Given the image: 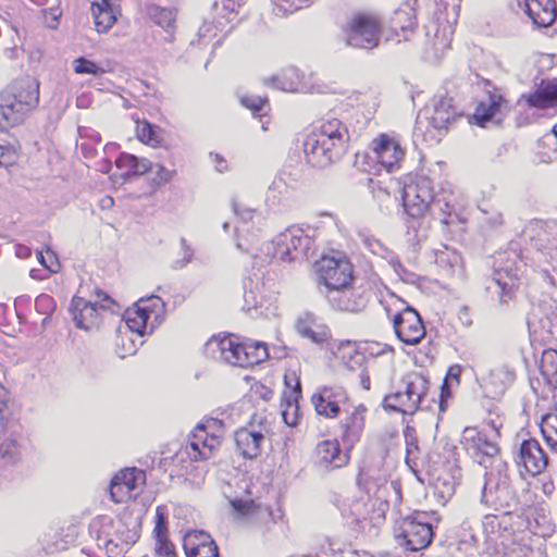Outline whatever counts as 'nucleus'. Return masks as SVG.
I'll use <instances>...</instances> for the list:
<instances>
[{
	"instance_id": "ea45409f",
	"label": "nucleus",
	"mask_w": 557,
	"mask_h": 557,
	"mask_svg": "<svg viewBox=\"0 0 557 557\" xmlns=\"http://www.w3.org/2000/svg\"><path fill=\"white\" fill-rule=\"evenodd\" d=\"M136 136L145 145L153 148L163 147L164 131L147 121L137 123Z\"/></svg>"
},
{
	"instance_id": "cd10ccee",
	"label": "nucleus",
	"mask_w": 557,
	"mask_h": 557,
	"mask_svg": "<svg viewBox=\"0 0 557 557\" xmlns=\"http://www.w3.org/2000/svg\"><path fill=\"white\" fill-rule=\"evenodd\" d=\"M209 419L205 417L190 432L189 443L186 446V454L193 461H203L207 458V441L209 438L208 429Z\"/></svg>"
},
{
	"instance_id": "09e8293b",
	"label": "nucleus",
	"mask_w": 557,
	"mask_h": 557,
	"mask_svg": "<svg viewBox=\"0 0 557 557\" xmlns=\"http://www.w3.org/2000/svg\"><path fill=\"white\" fill-rule=\"evenodd\" d=\"M165 162L170 166H166L163 163L156 164L157 170L152 177V183L156 186H163V185L170 183L176 175L174 157L171 152H168V158L165 159Z\"/></svg>"
},
{
	"instance_id": "c03bdc74",
	"label": "nucleus",
	"mask_w": 557,
	"mask_h": 557,
	"mask_svg": "<svg viewBox=\"0 0 557 557\" xmlns=\"http://www.w3.org/2000/svg\"><path fill=\"white\" fill-rule=\"evenodd\" d=\"M290 188L282 176L274 178L265 194V202L270 207H275L286 201L289 197Z\"/></svg>"
},
{
	"instance_id": "c756f323",
	"label": "nucleus",
	"mask_w": 557,
	"mask_h": 557,
	"mask_svg": "<svg viewBox=\"0 0 557 557\" xmlns=\"http://www.w3.org/2000/svg\"><path fill=\"white\" fill-rule=\"evenodd\" d=\"M90 10L99 33L107 32L116 22L119 9L113 0H95Z\"/></svg>"
},
{
	"instance_id": "13d9d810",
	"label": "nucleus",
	"mask_w": 557,
	"mask_h": 557,
	"mask_svg": "<svg viewBox=\"0 0 557 557\" xmlns=\"http://www.w3.org/2000/svg\"><path fill=\"white\" fill-rule=\"evenodd\" d=\"M35 307L40 314L49 317L55 310L57 305L54 299L50 295L41 294L37 296L35 300Z\"/></svg>"
},
{
	"instance_id": "0e129e2a",
	"label": "nucleus",
	"mask_w": 557,
	"mask_h": 557,
	"mask_svg": "<svg viewBox=\"0 0 557 557\" xmlns=\"http://www.w3.org/2000/svg\"><path fill=\"white\" fill-rule=\"evenodd\" d=\"M231 506L234 509V511L237 512L242 517L252 513V511L255 510V507H256L255 502L251 499H249V500L233 499V500H231Z\"/></svg>"
},
{
	"instance_id": "e433bc0d",
	"label": "nucleus",
	"mask_w": 557,
	"mask_h": 557,
	"mask_svg": "<svg viewBox=\"0 0 557 557\" xmlns=\"http://www.w3.org/2000/svg\"><path fill=\"white\" fill-rule=\"evenodd\" d=\"M120 170L125 171L123 175H143L153 168V163L147 158H138L134 154L123 152L115 160Z\"/></svg>"
},
{
	"instance_id": "69168bd1",
	"label": "nucleus",
	"mask_w": 557,
	"mask_h": 557,
	"mask_svg": "<svg viewBox=\"0 0 557 557\" xmlns=\"http://www.w3.org/2000/svg\"><path fill=\"white\" fill-rule=\"evenodd\" d=\"M461 369L459 366H453L449 368L447 375L443 382L442 385V392H441V398L443 399L445 396L449 395L448 391V380L454 379L457 383H459V375H460ZM441 408H443V401L441 403Z\"/></svg>"
},
{
	"instance_id": "20e7f679",
	"label": "nucleus",
	"mask_w": 557,
	"mask_h": 557,
	"mask_svg": "<svg viewBox=\"0 0 557 557\" xmlns=\"http://www.w3.org/2000/svg\"><path fill=\"white\" fill-rule=\"evenodd\" d=\"M459 116L453 103V98L447 96H435L432 100V112L425 110L418 114L414 136L423 137L424 141L441 140L444 131Z\"/></svg>"
},
{
	"instance_id": "4468645a",
	"label": "nucleus",
	"mask_w": 557,
	"mask_h": 557,
	"mask_svg": "<svg viewBox=\"0 0 557 557\" xmlns=\"http://www.w3.org/2000/svg\"><path fill=\"white\" fill-rule=\"evenodd\" d=\"M357 484L369 497H373L385 505L389 503L393 496L396 499L399 498L397 484L388 482L385 475L380 472H374L370 469L360 470Z\"/></svg>"
},
{
	"instance_id": "dca6fc26",
	"label": "nucleus",
	"mask_w": 557,
	"mask_h": 557,
	"mask_svg": "<svg viewBox=\"0 0 557 557\" xmlns=\"http://www.w3.org/2000/svg\"><path fill=\"white\" fill-rule=\"evenodd\" d=\"M100 296H103L100 305L82 297L72 299L70 310L76 327L89 331L98 324L99 309H109L113 302L108 295L99 293L98 297Z\"/></svg>"
},
{
	"instance_id": "aec40b11",
	"label": "nucleus",
	"mask_w": 557,
	"mask_h": 557,
	"mask_svg": "<svg viewBox=\"0 0 557 557\" xmlns=\"http://www.w3.org/2000/svg\"><path fill=\"white\" fill-rule=\"evenodd\" d=\"M244 2L245 0H216L213 3L214 18L212 24L216 32L221 33V37L215 45H220L222 39L232 32L237 16V9ZM216 35L218 33L214 34V36Z\"/></svg>"
},
{
	"instance_id": "7ed1b4c3",
	"label": "nucleus",
	"mask_w": 557,
	"mask_h": 557,
	"mask_svg": "<svg viewBox=\"0 0 557 557\" xmlns=\"http://www.w3.org/2000/svg\"><path fill=\"white\" fill-rule=\"evenodd\" d=\"M481 503L494 510L503 511L504 515H509L517 508L518 496L511 484L506 461L496 460V465L490 471H485Z\"/></svg>"
},
{
	"instance_id": "1a4fd4ad",
	"label": "nucleus",
	"mask_w": 557,
	"mask_h": 557,
	"mask_svg": "<svg viewBox=\"0 0 557 557\" xmlns=\"http://www.w3.org/2000/svg\"><path fill=\"white\" fill-rule=\"evenodd\" d=\"M312 239L298 226H292L278 234L271 243L273 258L283 262H293L308 256Z\"/></svg>"
},
{
	"instance_id": "2f4dec72",
	"label": "nucleus",
	"mask_w": 557,
	"mask_h": 557,
	"mask_svg": "<svg viewBox=\"0 0 557 557\" xmlns=\"http://www.w3.org/2000/svg\"><path fill=\"white\" fill-rule=\"evenodd\" d=\"M364 408L362 406L356 408L350 417H348L343 422V434L342 441L347 446V448H351L355 443L360 440L361 433L364 428Z\"/></svg>"
},
{
	"instance_id": "37998d69",
	"label": "nucleus",
	"mask_w": 557,
	"mask_h": 557,
	"mask_svg": "<svg viewBox=\"0 0 557 557\" xmlns=\"http://www.w3.org/2000/svg\"><path fill=\"white\" fill-rule=\"evenodd\" d=\"M488 380L490 384L495 387L496 393H504L516 380V372L508 364H503L490 372Z\"/></svg>"
},
{
	"instance_id": "e2e57ef3",
	"label": "nucleus",
	"mask_w": 557,
	"mask_h": 557,
	"mask_svg": "<svg viewBox=\"0 0 557 557\" xmlns=\"http://www.w3.org/2000/svg\"><path fill=\"white\" fill-rule=\"evenodd\" d=\"M240 103L249 109L255 115L262 111L267 100L259 96H242Z\"/></svg>"
},
{
	"instance_id": "58836bf2",
	"label": "nucleus",
	"mask_w": 557,
	"mask_h": 557,
	"mask_svg": "<svg viewBox=\"0 0 557 557\" xmlns=\"http://www.w3.org/2000/svg\"><path fill=\"white\" fill-rule=\"evenodd\" d=\"M22 457V448L13 437H0V471L16 465Z\"/></svg>"
},
{
	"instance_id": "6e6d98bb",
	"label": "nucleus",
	"mask_w": 557,
	"mask_h": 557,
	"mask_svg": "<svg viewBox=\"0 0 557 557\" xmlns=\"http://www.w3.org/2000/svg\"><path fill=\"white\" fill-rule=\"evenodd\" d=\"M232 209L235 215L244 223L253 221L256 218L260 215L256 209L246 207L236 199L232 201Z\"/></svg>"
},
{
	"instance_id": "a211bd4d",
	"label": "nucleus",
	"mask_w": 557,
	"mask_h": 557,
	"mask_svg": "<svg viewBox=\"0 0 557 557\" xmlns=\"http://www.w3.org/2000/svg\"><path fill=\"white\" fill-rule=\"evenodd\" d=\"M506 106L507 101L500 94L488 91L487 98L478 103L470 122L480 127H484L488 122L499 124Z\"/></svg>"
},
{
	"instance_id": "473e14b6",
	"label": "nucleus",
	"mask_w": 557,
	"mask_h": 557,
	"mask_svg": "<svg viewBox=\"0 0 557 557\" xmlns=\"http://www.w3.org/2000/svg\"><path fill=\"white\" fill-rule=\"evenodd\" d=\"M297 332L300 336L310 339L314 344H322L330 337L326 326L315 323L311 313H306L297 320Z\"/></svg>"
},
{
	"instance_id": "f257e3e1",
	"label": "nucleus",
	"mask_w": 557,
	"mask_h": 557,
	"mask_svg": "<svg viewBox=\"0 0 557 557\" xmlns=\"http://www.w3.org/2000/svg\"><path fill=\"white\" fill-rule=\"evenodd\" d=\"M446 191L435 194L432 182L426 176H418L403 188V207L409 240L420 244L428 238L433 221L451 225L458 215Z\"/></svg>"
},
{
	"instance_id": "f8f14e48",
	"label": "nucleus",
	"mask_w": 557,
	"mask_h": 557,
	"mask_svg": "<svg viewBox=\"0 0 557 557\" xmlns=\"http://www.w3.org/2000/svg\"><path fill=\"white\" fill-rule=\"evenodd\" d=\"M0 99L11 102L26 117L39 102V83L29 76L16 79L0 92Z\"/></svg>"
},
{
	"instance_id": "b1692460",
	"label": "nucleus",
	"mask_w": 557,
	"mask_h": 557,
	"mask_svg": "<svg viewBox=\"0 0 557 557\" xmlns=\"http://www.w3.org/2000/svg\"><path fill=\"white\" fill-rule=\"evenodd\" d=\"M326 299L337 310L359 312L366 308L368 297L364 292L351 288L349 285L341 287L336 292L327 293Z\"/></svg>"
},
{
	"instance_id": "052dcab7",
	"label": "nucleus",
	"mask_w": 557,
	"mask_h": 557,
	"mask_svg": "<svg viewBox=\"0 0 557 557\" xmlns=\"http://www.w3.org/2000/svg\"><path fill=\"white\" fill-rule=\"evenodd\" d=\"M542 373L544 375L550 374L555 380L554 384L557 385V351H552L544 355Z\"/></svg>"
},
{
	"instance_id": "0eeeda50",
	"label": "nucleus",
	"mask_w": 557,
	"mask_h": 557,
	"mask_svg": "<svg viewBox=\"0 0 557 557\" xmlns=\"http://www.w3.org/2000/svg\"><path fill=\"white\" fill-rule=\"evenodd\" d=\"M315 275L319 292L326 297L327 293L350 285L354 278L352 265L345 259L322 257L315 263Z\"/></svg>"
},
{
	"instance_id": "864d4df0",
	"label": "nucleus",
	"mask_w": 557,
	"mask_h": 557,
	"mask_svg": "<svg viewBox=\"0 0 557 557\" xmlns=\"http://www.w3.org/2000/svg\"><path fill=\"white\" fill-rule=\"evenodd\" d=\"M503 557H534V552L530 546L516 542L515 540L511 541V545H506L505 543H503Z\"/></svg>"
},
{
	"instance_id": "4c0bfd02",
	"label": "nucleus",
	"mask_w": 557,
	"mask_h": 557,
	"mask_svg": "<svg viewBox=\"0 0 557 557\" xmlns=\"http://www.w3.org/2000/svg\"><path fill=\"white\" fill-rule=\"evenodd\" d=\"M417 0H408L401 8L395 11L392 18V27L395 32L399 28L403 33L412 32L417 25V18L413 5ZM399 36L398 33H396Z\"/></svg>"
},
{
	"instance_id": "423d86ee",
	"label": "nucleus",
	"mask_w": 557,
	"mask_h": 557,
	"mask_svg": "<svg viewBox=\"0 0 557 557\" xmlns=\"http://www.w3.org/2000/svg\"><path fill=\"white\" fill-rule=\"evenodd\" d=\"M164 307L165 305L159 296L152 295L140 298L132 308L125 311V324L129 331L143 337L145 334L152 333L163 321Z\"/></svg>"
},
{
	"instance_id": "338daca9",
	"label": "nucleus",
	"mask_w": 557,
	"mask_h": 557,
	"mask_svg": "<svg viewBox=\"0 0 557 557\" xmlns=\"http://www.w3.org/2000/svg\"><path fill=\"white\" fill-rule=\"evenodd\" d=\"M363 245L368 248L373 255L384 257L387 252V248L376 238L374 237H364Z\"/></svg>"
},
{
	"instance_id": "412c9836",
	"label": "nucleus",
	"mask_w": 557,
	"mask_h": 557,
	"mask_svg": "<svg viewBox=\"0 0 557 557\" xmlns=\"http://www.w3.org/2000/svg\"><path fill=\"white\" fill-rule=\"evenodd\" d=\"M516 461L533 475L541 473L548 465L547 456L534 438L524 440L520 444Z\"/></svg>"
},
{
	"instance_id": "79ce46f5",
	"label": "nucleus",
	"mask_w": 557,
	"mask_h": 557,
	"mask_svg": "<svg viewBox=\"0 0 557 557\" xmlns=\"http://www.w3.org/2000/svg\"><path fill=\"white\" fill-rule=\"evenodd\" d=\"M147 15L159 26L164 28L166 32H171L174 28L176 21V10L171 8H162L157 4H150L147 7Z\"/></svg>"
},
{
	"instance_id": "f03ea898",
	"label": "nucleus",
	"mask_w": 557,
	"mask_h": 557,
	"mask_svg": "<svg viewBox=\"0 0 557 557\" xmlns=\"http://www.w3.org/2000/svg\"><path fill=\"white\" fill-rule=\"evenodd\" d=\"M348 143V128L341 120L323 119L304 141L307 162L313 168H325L342 159Z\"/></svg>"
},
{
	"instance_id": "ddd939ff",
	"label": "nucleus",
	"mask_w": 557,
	"mask_h": 557,
	"mask_svg": "<svg viewBox=\"0 0 557 557\" xmlns=\"http://www.w3.org/2000/svg\"><path fill=\"white\" fill-rule=\"evenodd\" d=\"M146 482V473L137 468L122 470L114 475L110 485V495L114 503H124L136 498Z\"/></svg>"
},
{
	"instance_id": "774afa93",
	"label": "nucleus",
	"mask_w": 557,
	"mask_h": 557,
	"mask_svg": "<svg viewBox=\"0 0 557 557\" xmlns=\"http://www.w3.org/2000/svg\"><path fill=\"white\" fill-rule=\"evenodd\" d=\"M272 2L280 8L281 11H283L284 13H292L294 11H297L299 9H301L302 7L305 5H308L311 0H293V2L290 3V5H285L283 2L284 0H272Z\"/></svg>"
},
{
	"instance_id": "5701e85b",
	"label": "nucleus",
	"mask_w": 557,
	"mask_h": 557,
	"mask_svg": "<svg viewBox=\"0 0 557 557\" xmlns=\"http://www.w3.org/2000/svg\"><path fill=\"white\" fill-rule=\"evenodd\" d=\"M211 343H215L218 358L222 362L240 368L244 339L233 333H225L211 336Z\"/></svg>"
},
{
	"instance_id": "6ab92c4d",
	"label": "nucleus",
	"mask_w": 557,
	"mask_h": 557,
	"mask_svg": "<svg viewBox=\"0 0 557 557\" xmlns=\"http://www.w3.org/2000/svg\"><path fill=\"white\" fill-rule=\"evenodd\" d=\"M373 145L374 158L387 172H393L399 168L404 150L397 140L386 134H382L374 139Z\"/></svg>"
},
{
	"instance_id": "3c124183",
	"label": "nucleus",
	"mask_w": 557,
	"mask_h": 557,
	"mask_svg": "<svg viewBox=\"0 0 557 557\" xmlns=\"http://www.w3.org/2000/svg\"><path fill=\"white\" fill-rule=\"evenodd\" d=\"M330 399L339 406L346 399V392L341 386H321L311 397V401Z\"/></svg>"
},
{
	"instance_id": "72a5a7b5",
	"label": "nucleus",
	"mask_w": 557,
	"mask_h": 557,
	"mask_svg": "<svg viewBox=\"0 0 557 557\" xmlns=\"http://www.w3.org/2000/svg\"><path fill=\"white\" fill-rule=\"evenodd\" d=\"M243 289H244V306L243 310L246 312L258 311L261 300H262V290L263 283L262 277L258 274H255L253 277L248 276L243 281Z\"/></svg>"
},
{
	"instance_id": "c85d7f7f",
	"label": "nucleus",
	"mask_w": 557,
	"mask_h": 557,
	"mask_svg": "<svg viewBox=\"0 0 557 557\" xmlns=\"http://www.w3.org/2000/svg\"><path fill=\"white\" fill-rule=\"evenodd\" d=\"M156 539L157 557H176L175 546L168 539L166 515L165 509L161 506L156 510V527L153 530Z\"/></svg>"
},
{
	"instance_id": "9d476101",
	"label": "nucleus",
	"mask_w": 557,
	"mask_h": 557,
	"mask_svg": "<svg viewBox=\"0 0 557 557\" xmlns=\"http://www.w3.org/2000/svg\"><path fill=\"white\" fill-rule=\"evenodd\" d=\"M381 30V23L376 17L357 14L345 29L346 44L354 48L373 49L379 44Z\"/></svg>"
},
{
	"instance_id": "8fccbe9b",
	"label": "nucleus",
	"mask_w": 557,
	"mask_h": 557,
	"mask_svg": "<svg viewBox=\"0 0 557 557\" xmlns=\"http://www.w3.org/2000/svg\"><path fill=\"white\" fill-rule=\"evenodd\" d=\"M541 432L546 443L557 450V411L543 417Z\"/></svg>"
},
{
	"instance_id": "49530a36",
	"label": "nucleus",
	"mask_w": 557,
	"mask_h": 557,
	"mask_svg": "<svg viewBox=\"0 0 557 557\" xmlns=\"http://www.w3.org/2000/svg\"><path fill=\"white\" fill-rule=\"evenodd\" d=\"M301 397V384L295 377V388L290 392V399L286 401V409L282 411L284 422L289 426L298 424V399Z\"/></svg>"
},
{
	"instance_id": "4d7b16f0",
	"label": "nucleus",
	"mask_w": 557,
	"mask_h": 557,
	"mask_svg": "<svg viewBox=\"0 0 557 557\" xmlns=\"http://www.w3.org/2000/svg\"><path fill=\"white\" fill-rule=\"evenodd\" d=\"M312 404L319 416L336 418L341 412L339 406L334 401H331L329 398L324 401H312Z\"/></svg>"
},
{
	"instance_id": "680f3d73",
	"label": "nucleus",
	"mask_w": 557,
	"mask_h": 557,
	"mask_svg": "<svg viewBox=\"0 0 557 557\" xmlns=\"http://www.w3.org/2000/svg\"><path fill=\"white\" fill-rule=\"evenodd\" d=\"M38 261L51 273H57L60 270V262L53 251L48 249L46 255L41 251L37 252Z\"/></svg>"
},
{
	"instance_id": "bb28decb",
	"label": "nucleus",
	"mask_w": 557,
	"mask_h": 557,
	"mask_svg": "<svg viewBox=\"0 0 557 557\" xmlns=\"http://www.w3.org/2000/svg\"><path fill=\"white\" fill-rule=\"evenodd\" d=\"M523 5L524 12L537 27H548L557 17L555 0H523Z\"/></svg>"
},
{
	"instance_id": "f704fd0d",
	"label": "nucleus",
	"mask_w": 557,
	"mask_h": 557,
	"mask_svg": "<svg viewBox=\"0 0 557 557\" xmlns=\"http://www.w3.org/2000/svg\"><path fill=\"white\" fill-rule=\"evenodd\" d=\"M242 352L240 368H251L269 359L268 345L260 341L244 339Z\"/></svg>"
},
{
	"instance_id": "f3484780",
	"label": "nucleus",
	"mask_w": 557,
	"mask_h": 557,
	"mask_svg": "<svg viewBox=\"0 0 557 557\" xmlns=\"http://www.w3.org/2000/svg\"><path fill=\"white\" fill-rule=\"evenodd\" d=\"M262 423L255 424L253 420L234 433L236 448L245 459H255L261 454V447L265 440Z\"/></svg>"
},
{
	"instance_id": "4be33fe9",
	"label": "nucleus",
	"mask_w": 557,
	"mask_h": 557,
	"mask_svg": "<svg viewBox=\"0 0 557 557\" xmlns=\"http://www.w3.org/2000/svg\"><path fill=\"white\" fill-rule=\"evenodd\" d=\"M524 102L529 108L548 109L557 106V79H541L535 83V89L521 95L519 103Z\"/></svg>"
},
{
	"instance_id": "2eb2a0df",
	"label": "nucleus",
	"mask_w": 557,
	"mask_h": 557,
	"mask_svg": "<svg viewBox=\"0 0 557 557\" xmlns=\"http://www.w3.org/2000/svg\"><path fill=\"white\" fill-rule=\"evenodd\" d=\"M393 326L398 339L406 345H417L425 334L420 314L411 307L394 315Z\"/></svg>"
},
{
	"instance_id": "6e6552de",
	"label": "nucleus",
	"mask_w": 557,
	"mask_h": 557,
	"mask_svg": "<svg viewBox=\"0 0 557 557\" xmlns=\"http://www.w3.org/2000/svg\"><path fill=\"white\" fill-rule=\"evenodd\" d=\"M460 444L467 454L486 470L496 465V460H503L498 453L499 447L487 430H478L467 426L462 431Z\"/></svg>"
},
{
	"instance_id": "bf43d9fd",
	"label": "nucleus",
	"mask_w": 557,
	"mask_h": 557,
	"mask_svg": "<svg viewBox=\"0 0 557 557\" xmlns=\"http://www.w3.org/2000/svg\"><path fill=\"white\" fill-rule=\"evenodd\" d=\"M182 259H177L172 263V268L180 270L185 268L194 258V249L188 245L185 238H181Z\"/></svg>"
},
{
	"instance_id": "5fc2aeb1",
	"label": "nucleus",
	"mask_w": 557,
	"mask_h": 557,
	"mask_svg": "<svg viewBox=\"0 0 557 557\" xmlns=\"http://www.w3.org/2000/svg\"><path fill=\"white\" fill-rule=\"evenodd\" d=\"M406 440V462L410 466V462L416 458V453L419 450L418 438L416 436L414 429L407 426L404 431Z\"/></svg>"
},
{
	"instance_id": "7c9ffc66",
	"label": "nucleus",
	"mask_w": 557,
	"mask_h": 557,
	"mask_svg": "<svg viewBox=\"0 0 557 557\" xmlns=\"http://www.w3.org/2000/svg\"><path fill=\"white\" fill-rule=\"evenodd\" d=\"M516 274L511 273V271L506 270V278L503 277V274L499 270L495 272V276L492 283L487 286V290L493 294H497L498 304L500 306H506L515 296V287H516Z\"/></svg>"
},
{
	"instance_id": "a878e982",
	"label": "nucleus",
	"mask_w": 557,
	"mask_h": 557,
	"mask_svg": "<svg viewBox=\"0 0 557 557\" xmlns=\"http://www.w3.org/2000/svg\"><path fill=\"white\" fill-rule=\"evenodd\" d=\"M315 461L326 470L339 469L349 461L347 453L343 451L337 441L325 440L315 447Z\"/></svg>"
},
{
	"instance_id": "a19ab883",
	"label": "nucleus",
	"mask_w": 557,
	"mask_h": 557,
	"mask_svg": "<svg viewBox=\"0 0 557 557\" xmlns=\"http://www.w3.org/2000/svg\"><path fill=\"white\" fill-rule=\"evenodd\" d=\"M503 520L498 516H486L483 521L484 531L487 533L488 539L495 543L497 546H502L504 548L503 543L506 545H511V542L508 543V534L507 529L502 530Z\"/></svg>"
},
{
	"instance_id": "603ef678",
	"label": "nucleus",
	"mask_w": 557,
	"mask_h": 557,
	"mask_svg": "<svg viewBox=\"0 0 557 557\" xmlns=\"http://www.w3.org/2000/svg\"><path fill=\"white\" fill-rule=\"evenodd\" d=\"M73 70L77 74H91L95 76H99L106 71L98 66L95 62L85 59V58H77L72 62Z\"/></svg>"
},
{
	"instance_id": "393cba45",
	"label": "nucleus",
	"mask_w": 557,
	"mask_h": 557,
	"mask_svg": "<svg viewBox=\"0 0 557 557\" xmlns=\"http://www.w3.org/2000/svg\"><path fill=\"white\" fill-rule=\"evenodd\" d=\"M114 520L110 516H98L94 518L89 524V534L94 537L99 546L108 547L110 544L119 545V542L126 544L134 543V540H123L117 531L114 530Z\"/></svg>"
},
{
	"instance_id": "de8ad7c7",
	"label": "nucleus",
	"mask_w": 557,
	"mask_h": 557,
	"mask_svg": "<svg viewBox=\"0 0 557 557\" xmlns=\"http://www.w3.org/2000/svg\"><path fill=\"white\" fill-rule=\"evenodd\" d=\"M271 81L275 88L283 91L298 92L301 90L299 73L294 69L284 71L281 75L272 77Z\"/></svg>"
},
{
	"instance_id": "39448f33",
	"label": "nucleus",
	"mask_w": 557,
	"mask_h": 557,
	"mask_svg": "<svg viewBox=\"0 0 557 557\" xmlns=\"http://www.w3.org/2000/svg\"><path fill=\"white\" fill-rule=\"evenodd\" d=\"M405 389L386 395L383 407L387 411L413 414L429 391V380L420 373H410L403 379Z\"/></svg>"
},
{
	"instance_id": "c9c22d12",
	"label": "nucleus",
	"mask_w": 557,
	"mask_h": 557,
	"mask_svg": "<svg viewBox=\"0 0 557 557\" xmlns=\"http://www.w3.org/2000/svg\"><path fill=\"white\" fill-rule=\"evenodd\" d=\"M186 557H209V533L191 530L183 542Z\"/></svg>"
},
{
	"instance_id": "a18cd8bd",
	"label": "nucleus",
	"mask_w": 557,
	"mask_h": 557,
	"mask_svg": "<svg viewBox=\"0 0 557 557\" xmlns=\"http://www.w3.org/2000/svg\"><path fill=\"white\" fill-rule=\"evenodd\" d=\"M25 117L11 102L0 99V131L4 132L23 123Z\"/></svg>"
},
{
	"instance_id": "9b49d317",
	"label": "nucleus",
	"mask_w": 557,
	"mask_h": 557,
	"mask_svg": "<svg viewBox=\"0 0 557 557\" xmlns=\"http://www.w3.org/2000/svg\"><path fill=\"white\" fill-rule=\"evenodd\" d=\"M433 536L432 524L424 521L420 513L403 518L396 533L399 544L412 552L426 548Z\"/></svg>"
}]
</instances>
